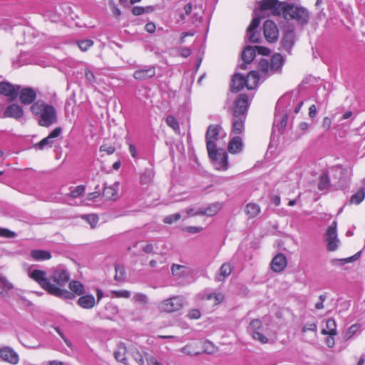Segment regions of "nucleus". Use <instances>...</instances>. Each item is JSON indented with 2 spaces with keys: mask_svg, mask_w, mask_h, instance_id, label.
Listing matches in <instances>:
<instances>
[{
  "mask_svg": "<svg viewBox=\"0 0 365 365\" xmlns=\"http://www.w3.org/2000/svg\"><path fill=\"white\" fill-rule=\"evenodd\" d=\"M145 359L147 361L148 365H163L159 362L157 359L148 354H145Z\"/></svg>",
  "mask_w": 365,
  "mask_h": 365,
  "instance_id": "nucleus-57",
  "label": "nucleus"
},
{
  "mask_svg": "<svg viewBox=\"0 0 365 365\" xmlns=\"http://www.w3.org/2000/svg\"><path fill=\"white\" fill-rule=\"evenodd\" d=\"M0 358L11 364H18L19 360L18 354L9 346L0 348Z\"/></svg>",
  "mask_w": 365,
  "mask_h": 365,
  "instance_id": "nucleus-21",
  "label": "nucleus"
},
{
  "mask_svg": "<svg viewBox=\"0 0 365 365\" xmlns=\"http://www.w3.org/2000/svg\"><path fill=\"white\" fill-rule=\"evenodd\" d=\"M329 186V178L327 173H324L321 177L319 182L318 188L320 190H325Z\"/></svg>",
  "mask_w": 365,
  "mask_h": 365,
  "instance_id": "nucleus-43",
  "label": "nucleus"
},
{
  "mask_svg": "<svg viewBox=\"0 0 365 365\" xmlns=\"http://www.w3.org/2000/svg\"><path fill=\"white\" fill-rule=\"evenodd\" d=\"M302 339L305 342L312 344L317 337V326L314 322H308L302 328Z\"/></svg>",
  "mask_w": 365,
  "mask_h": 365,
  "instance_id": "nucleus-16",
  "label": "nucleus"
},
{
  "mask_svg": "<svg viewBox=\"0 0 365 365\" xmlns=\"http://www.w3.org/2000/svg\"><path fill=\"white\" fill-rule=\"evenodd\" d=\"M232 272V267L229 263H224L221 265L219 274L216 275V280L218 282H222Z\"/></svg>",
  "mask_w": 365,
  "mask_h": 365,
  "instance_id": "nucleus-33",
  "label": "nucleus"
},
{
  "mask_svg": "<svg viewBox=\"0 0 365 365\" xmlns=\"http://www.w3.org/2000/svg\"><path fill=\"white\" fill-rule=\"evenodd\" d=\"M200 312L198 309H192L189 312L187 316L190 319H197L200 317Z\"/></svg>",
  "mask_w": 365,
  "mask_h": 365,
  "instance_id": "nucleus-62",
  "label": "nucleus"
},
{
  "mask_svg": "<svg viewBox=\"0 0 365 365\" xmlns=\"http://www.w3.org/2000/svg\"><path fill=\"white\" fill-rule=\"evenodd\" d=\"M289 97H283L277 103L275 116L273 123V129H277L278 131H281L285 128L287 123L288 115L287 111L284 110V106Z\"/></svg>",
  "mask_w": 365,
  "mask_h": 365,
  "instance_id": "nucleus-6",
  "label": "nucleus"
},
{
  "mask_svg": "<svg viewBox=\"0 0 365 365\" xmlns=\"http://www.w3.org/2000/svg\"><path fill=\"white\" fill-rule=\"evenodd\" d=\"M336 226V222L334 221L326 232V242H327V250L329 251L333 252L336 250L340 242L337 237Z\"/></svg>",
  "mask_w": 365,
  "mask_h": 365,
  "instance_id": "nucleus-11",
  "label": "nucleus"
},
{
  "mask_svg": "<svg viewBox=\"0 0 365 365\" xmlns=\"http://www.w3.org/2000/svg\"><path fill=\"white\" fill-rule=\"evenodd\" d=\"M141 250L145 253H152L153 252V246L150 243L145 244L140 247Z\"/></svg>",
  "mask_w": 365,
  "mask_h": 365,
  "instance_id": "nucleus-64",
  "label": "nucleus"
},
{
  "mask_svg": "<svg viewBox=\"0 0 365 365\" xmlns=\"http://www.w3.org/2000/svg\"><path fill=\"white\" fill-rule=\"evenodd\" d=\"M77 304L83 309H90L94 307L96 302L93 295L86 294L81 296L77 301Z\"/></svg>",
  "mask_w": 365,
  "mask_h": 365,
  "instance_id": "nucleus-27",
  "label": "nucleus"
},
{
  "mask_svg": "<svg viewBox=\"0 0 365 365\" xmlns=\"http://www.w3.org/2000/svg\"><path fill=\"white\" fill-rule=\"evenodd\" d=\"M29 276L48 294L64 299H73L75 296L64 288L70 279L69 273L62 267L56 268L49 278L46 272L34 269Z\"/></svg>",
  "mask_w": 365,
  "mask_h": 365,
  "instance_id": "nucleus-1",
  "label": "nucleus"
},
{
  "mask_svg": "<svg viewBox=\"0 0 365 365\" xmlns=\"http://www.w3.org/2000/svg\"><path fill=\"white\" fill-rule=\"evenodd\" d=\"M0 284L2 285L3 288L6 290H11L14 288L13 284L8 281L6 277L1 275L0 276Z\"/></svg>",
  "mask_w": 365,
  "mask_h": 365,
  "instance_id": "nucleus-53",
  "label": "nucleus"
},
{
  "mask_svg": "<svg viewBox=\"0 0 365 365\" xmlns=\"http://www.w3.org/2000/svg\"><path fill=\"white\" fill-rule=\"evenodd\" d=\"M184 304L183 297L181 296H175L163 301L159 306L162 312L171 313L180 310Z\"/></svg>",
  "mask_w": 365,
  "mask_h": 365,
  "instance_id": "nucleus-9",
  "label": "nucleus"
},
{
  "mask_svg": "<svg viewBox=\"0 0 365 365\" xmlns=\"http://www.w3.org/2000/svg\"><path fill=\"white\" fill-rule=\"evenodd\" d=\"M185 267L179 264H173L171 271L173 275L181 277L185 272Z\"/></svg>",
  "mask_w": 365,
  "mask_h": 365,
  "instance_id": "nucleus-50",
  "label": "nucleus"
},
{
  "mask_svg": "<svg viewBox=\"0 0 365 365\" xmlns=\"http://www.w3.org/2000/svg\"><path fill=\"white\" fill-rule=\"evenodd\" d=\"M256 51L262 55H268L269 50L267 48L262 46H247L242 53V60L243 63L240 65V68L243 70L247 68V65L250 63L255 57Z\"/></svg>",
  "mask_w": 365,
  "mask_h": 365,
  "instance_id": "nucleus-8",
  "label": "nucleus"
},
{
  "mask_svg": "<svg viewBox=\"0 0 365 365\" xmlns=\"http://www.w3.org/2000/svg\"><path fill=\"white\" fill-rule=\"evenodd\" d=\"M246 212L250 217H255L260 212V207L256 203H248L246 206Z\"/></svg>",
  "mask_w": 365,
  "mask_h": 365,
  "instance_id": "nucleus-38",
  "label": "nucleus"
},
{
  "mask_svg": "<svg viewBox=\"0 0 365 365\" xmlns=\"http://www.w3.org/2000/svg\"><path fill=\"white\" fill-rule=\"evenodd\" d=\"M248 107V96L245 94H240L238 99L235 101L233 115L245 116Z\"/></svg>",
  "mask_w": 365,
  "mask_h": 365,
  "instance_id": "nucleus-19",
  "label": "nucleus"
},
{
  "mask_svg": "<svg viewBox=\"0 0 365 365\" xmlns=\"http://www.w3.org/2000/svg\"><path fill=\"white\" fill-rule=\"evenodd\" d=\"M323 335H336V323L334 319H329L326 322V328L321 331Z\"/></svg>",
  "mask_w": 365,
  "mask_h": 365,
  "instance_id": "nucleus-35",
  "label": "nucleus"
},
{
  "mask_svg": "<svg viewBox=\"0 0 365 365\" xmlns=\"http://www.w3.org/2000/svg\"><path fill=\"white\" fill-rule=\"evenodd\" d=\"M361 325L359 324H352L346 331L344 338L346 340L350 339L354 334L359 331Z\"/></svg>",
  "mask_w": 365,
  "mask_h": 365,
  "instance_id": "nucleus-42",
  "label": "nucleus"
},
{
  "mask_svg": "<svg viewBox=\"0 0 365 365\" xmlns=\"http://www.w3.org/2000/svg\"><path fill=\"white\" fill-rule=\"evenodd\" d=\"M167 125L173 128L175 132L178 133L180 130V126L178 120L173 115H168L165 118Z\"/></svg>",
  "mask_w": 365,
  "mask_h": 365,
  "instance_id": "nucleus-41",
  "label": "nucleus"
},
{
  "mask_svg": "<svg viewBox=\"0 0 365 365\" xmlns=\"http://www.w3.org/2000/svg\"><path fill=\"white\" fill-rule=\"evenodd\" d=\"M245 116L233 115L232 131L235 134H240L244 130Z\"/></svg>",
  "mask_w": 365,
  "mask_h": 365,
  "instance_id": "nucleus-29",
  "label": "nucleus"
},
{
  "mask_svg": "<svg viewBox=\"0 0 365 365\" xmlns=\"http://www.w3.org/2000/svg\"><path fill=\"white\" fill-rule=\"evenodd\" d=\"M86 188L83 185H78L70 193L71 197H78L80 196L82 193L84 192Z\"/></svg>",
  "mask_w": 365,
  "mask_h": 365,
  "instance_id": "nucleus-54",
  "label": "nucleus"
},
{
  "mask_svg": "<svg viewBox=\"0 0 365 365\" xmlns=\"http://www.w3.org/2000/svg\"><path fill=\"white\" fill-rule=\"evenodd\" d=\"M364 197H365L364 190L361 189L351 196V197L350 199V202L352 204L359 205L364 200Z\"/></svg>",
  "mask_w": 365,
  "mask_h": 365,
  "instance_id": "nucleus-39",
  "label": "nucleus"
},
{
  "mask_svg": "<svg viewBox=\"0 0 365 365\" xmlns=\"http://www.w3.org/2000/svg\"><path fill=\"white\" fill-rule=\"evenodd\" d=\"M360 255H361V252H357L356 254H355L354 255H353V256H351L350 257L344 258V259H334V261L338 262L340 265H343V264H344L346 263L352 262L354 261H356V259H359Z\"/></svg>",
  "mask_w": 365,
  "mask_h": 365,
  "instance_id": "nucleus-49",
  "label": "nucleus"
},
{
  "mask_svg": "<svg viewBox=\"0 0 365 365\" xmlns=\"http://www.w3.org/2000/svg\"><path fill=\"white\" fill-rule=\"evenodd\" d=\"M24 115L22 108L17 104H11L4 111V116L19 119Z\"/></svg>",
  "mask_w": 365,
  "mask_h": 365,
  "instance_id": "nucleus-26",
  "label": "nucleus"
},
{
  "mask_svg": "<svg viewBox=\"0 0 365 365\" xmlns=\"http://www.w3.org/2000/svg\"><path fill=\"white\" fill-rule=\"evenodd\" d=\"M295 33L294 28L289 26L284 29V34L281 41V45L284 50L290 53V51L294 43Z\"/></svg>",
  "mask_w": 365,
  "mask_h": 365,
  "instance_id": "nucleus-17",
  "label": "nucleus"
},
{
  "mask_svg": "<svg viewBox=\"0 0 365 365\" xmlns=\"http://www.w3.org/2000/svg\"><path fill=\"white\" fill-rule=\"evenodd\" d=\"M85 77L86 81L90 84H93L96 81L95 75L88 68L85 69Z\"/></svg>",
  "mask_w": 365,
  "mask_h": 365,
  "instance_id": "nucleus-55",
  "label": "nucleus"
},
{
  "mask_svg": "<svg viewBox=\"0 0 365 365\" xmlns=\"http://www.w3.org/2000/svg\"><path fill=\"white\" fill-rule=\"evenodd\" d=\"M209 157L216 163V168L217 170H225L228 168L227 154L222 150L213 148V152L207 150Z\"/></svg>",
  "mask_w": 365,
  "mask_h": 365,
  "instance_id": "nucleus-10",
  "label": "nucleus"
},
{
  "mask_svg": "<svg viewBox=\"0 0 365 365\" xmlns=\"http://www.w3.org/2000/svg\"><path fill=\"white\" fill-rule=\"evenodd\" d=\"M264 36L268 42L273 43L277 41L279 37V30L276 24L267 20L263 25Z\"/></svg>",
  "mask_w": 365,
  "mask_h": 365,
  "instance_id": "nucleus-15",
  "label": "nucleus"
},
{
  "mask_svg": "<svg viewBox=\"0 0 365 365\" xmlns=\"http://www.w3.org/2000/svg\"><path fill=\"white\" fill-rule=\"evenodd\" d=\"M203 348L204 351L207 354H212L216 351V347L209 341L204 343Z\"/></svg>",
  "mask_w": 365,
  "mask_h": 365,
  "instance_id": "nucleus-60",
  "label": "nucleus"
},
{
  "mask_svg": "<svg viewBox=\"0 0 365 365\" xmlns=\"http://www.w3.org/2000/svg\"><path fill=\"white\" fill-rule=\"evenodd\" d=\"M131 354L133 358L135 359V361L139 364V365H143L144 364V357L143 356L137 349L133 348L131 349Z\"/></svg>",
  "mask_w": 365,
  "mask_h": 365,
  "instance_id": "nucleus-45",
  "label": "nucleus"
},
{
  "mask_svg": "<svg viewBox=\"0 0 365 365\" xmlns=\"http://www.w3.org/2000/svg\"><path fill=\"white\" fill-rule=\"evenodd\" d=\"M287 258L283 254L277 255L271 262V268L275 272L283 271L287 267Z\"/></svg>",
  "mask_w": 365,
  "mask_h": 365,
  "instance_id": "nucleus-24",
  "label": "nucleus"
},
{
  "mask_svg": "<svg viewBox=\"0 0 365 365\" xmlns=\"http://www.w3.org/2000/svg\"><path fill=\"white\" fill-rule=\"evenodd\" d=\"M30 109L34 115L40 118L38 124L41 126L48 127L57 120L56 109L43 101H37Z\"/></svg>",
  "mask_w": 365,
  "mask_h": 365,
  "instance_id": "nucleus-3",
  "label": "nucleus"
},
{
  "mask_svg": "<svg viewBox=\"0 0 365 365\" xmlns=\"http://www.w3.org/2000/svg\"><path fill=\"white\" fill-rule=\"evenodd\" d=\"M282 2L278 0H262L259 2V9L254 11V16H255V11H257L262 19L264 18L263 13L269 11L272 16H279L282 14Z\"/></svg>",
  "mask_w": 365,
  "mask_h": 365,
  "instance_id": "nucleus-7",
  "label": "nucleus"
},
{
  "mask_svg": "<svg viewBox=\"0 0 365 365\" xmlns=\"http://www.w3.org/2000/svg\"><path fill=\"white\" fill-rule=\"evenodd\" d=\"M79 48L82 51H86L89 48H91L93 44V41L92 40H83L78 43Z\"/></svg>",
  "mask_w": 365,
  "mask_h": 365,
  "instance_id": "nucleus-51",
  "label": "nucleus"
},
{
  "mask_svg": "<svg viewBox=\"0 0 365 365\" xmlns=\"http://www.w3.org/2000/svg\"><path fill=\"white\" fill-rule=\"evenodd\" d=\"M262 323L258 319H255L250 322L248 327L247 331L252 335V337L255 340H257L262 344H266L268 342V339L262 333L259 332V330L262 328Z\"/></svg>",
  "mask_w": 365,
  "mask_h": 365,
  "instance_id": "nucleus-12",
  "label": "nucleus"
},
{
  "mask_svg": "<svg viewBox=\"0 0 365 365\" xmlns=\"http://www.w3.org/2000/svg\"><path fill=\"white\" fill-rule=\"evenodd\" d=\"M53 142V139L48 138V135L43 138L38 143L36 144L35 146L40 150H43L46 146L51 147Z\"/></svg>",
  "mask_w": 365,
  "mask_h": 365,
  "instance_id": "nucleus-48",
  "label": "nucleus"
},
{
  "mask_svg": "<svg viewBox=\"0 0 365 365\" xmlns=\"http://www.w3.org/2000/svg\"><path fill=\"white\" fill-rule=\"evenodd\" d=\"M282 16L286 20L294 21L300 26L307 25L310 19L309 10L291 1H282Z\"/></svg>",
  "mask_w": 365,
  "mask_h": 365,
  "instance_id": "nucleus-2",
  "label": "nucleus"
},
{
  "mask_svg": "<svg viewBox=\"0 0 365 365\" xmlns=\"http://www.w3.org/2000/svg\"><path fill=\"white\" fill-rule=\"evenodd\" d=\"M246 86L245 77L240 73H235L232 78L231 91L238 92Z\"/></svg>",
  "mask_w": 365,
  "mask_h": 365,
  "instance_id": "nucleus-28",
  "label": "nucleus"
},
{
  "mask_svg": "<svg viewBox=\"0 0 365 365\" xmlns=\"http://www.w3.org/2000/svg\"><path fill=\"white\" fill-rule=\"evenodd\" d=\"M154 170L153 168H145L140 176V182L142 185L150 184L154 178Z\"/></svg>",
  "mask_w": 365,
  "mask_h": 365,
  "instance_id": "nucleus-34",
  "label": "nucleus"
},
{
  "mask_svg": "<svg viewBox=\"0 0 365 365\" xmlns=\"http://www.w3.org/2000/svg\"><path fill=\"white\" fill-rule=\"evenodd\" d=\"M180 217L181 215L180 213H175L165 217L163 221L166 224H173V222L179 220Z\"/></svg>",
  "mask_w": 365,
  "mask_h": 365,
  "instance_id": "nucleus-52",
  "label": "nucleus"
},
{
  "mask_svg": "<svg viewBox=\"0 0 365 365\" xmlns=\"http://www.w3.org/2000/svg\"><path fill=\"white\" fill-rule=\"evenodd\" d=\"M335 335H328V336L325 339V344L329 348H332L335 345L334 336Z\"/></svg>",
  "mask_w": 365,
  "mask_h": 365,
  "instance_id": "nucleus-63",
  "label": "nucleus"
},
{
  "mask_svg": "<svg viewBox=\"0 0 365 365\" xmlns=\"http://www.w3.org/2000/svg\"><path fill=\"white\" fill-rule=\"evenodd\" d=\"M132 300L140 305H146L148 303V297L143 293H136L133 296Z\"/></svg>",
  "mask_w": 365,
  "mask_h": 365,
  "instance_id": "nucleus-40",
  "label": "nucleus"
},
{
  "mask_svg": "<svg viewBox=\"0 0 365 365\" xmlns=\"http://www.w3.org/2000/svg\"><path fill=\"white\" fill-rule=\"evenodd\" d=\"M242 139L239 136H236L232 138L228 145V150L231 153H237L242 150Z\"/></svg>",
  "mask_w": 365,
  "mask_h": 365,
  "instance_id": "nucleus-32",
  "label": "nucleus"
},
{
  "mask_svg": "<svg viewBox=\"0 0 365 365\" xmlns=\"http://www.w3.org/2000/svg\"><path fill=\"white\" fill-rule=\"evenodd\" d=\"M30 255L35 261H44L51 258V252L43 250H34Z\"/></svg>",
  "mask_w": 365,
  "mask_h": 365,
  "instance_id": "nucleus-31",
  "label": "nucleus"
},
{
  "mask_svg": "<svg viewBox=\"0 0 365 365\" xmlns=\"http://www.w3.org/2000/svg\"><path fill=\"white\" fill-rule=\"evenodd\" d=\"M118 187H119L118 182H115L111 185H104L103 190L102 192L103 197L106 200L115 201V200H118L119 197L118 193Z\"/></svg>",
  "mask_w": 365,
  "mask_h": 365,
  "instance_id": "nucleus-23",
  "label": "nucleus"
},
{
  "mask_svg": "<svg viewBox=\"0 0 365 365\" xmlns=\"http://www.w3.org/2000/svg\"><path fill=\"white\" fill-rule=\"evenodd\" d=\"M284 62L283 56L279 53H275L272 56L270 61L262 59L259 63L258 69L261 72L262 76L279 73L282 71Z\"/></svg>",
  "mask_w": 365,
  "mask_h": 365,
  "instance_id": "nucleus-4",
  "label": "nucleus"
},
{
  "mask_svg": "<svg viewBox=\"0 0 365 365\" xmlns=\"http://www.w3.org/2000/svg\"><path fill=\"white\" fill-rule=\"evenodd\" d=\"M153 11V6H146V7H142V6H134L132 9V13L135 16H139L144 13H150Z\"/></svg>",
  "mask_w": 365,
  "mask_h": 365,
  "instance_id": "nucleus-44",
  "label": "nucleus"
},
{
  "mask_svg": "<svg viewBox=\"0 0 365 365\" xmlns=\"http://www.w3.org/2000/svg\"><path fill=\"white\" fill-rule=\"evenodd\" d=\"M221 130L222 128L217 125H210L208 127L205 135L207 150H210L212 153L213 148H216L215 141L218 139Z\"/></svg>",
  "mask_w": 365,
  "mask_h": 365,
  "instance_id": "nucleus-13",
  "label": "nucleus"
},
{
  "mask_svg": "<svg viewBox=\"0 0 365 365\" xmlns=\"http://www.w3.org/2000/svg\"><path fill=\"white\" fill-rule=\"evenodd\" d=\"M262 16L255 11V16L253 17L250 26L247 29V36L248 40L251 43H259L260 39L259 34L255 31V30L259 26Z\"/></svg>",
  "mask_w": 365,
  "mask_h": 365,
  "instance_id": "nucleus-14",
  "label": "nucleus"
},
{
  "mask_svg": "<svg viewBox=\"0 0 365 365\" xmlns=\"http://www.w3.org/2000/svg\"><path fill=\"white\" fill-rule=\"evenodd\" d=\"M115 279L117 281H120L124 278L125 272L124 269L122 267L116 266L115 267Z\"/></svg>",
  "mask_w": 365,
  "mask_h": 365,
  "instance_id": "nucleus-59",
  "label": "nucleus"
},
{
  "mask_svg": "<svg viewBox=\"0 0 365 365\" xmlns=\"http://www.w3.org/2000/svg\"><path fill=\"white\" fill-rule=\"evenodd\" d=\"M111 294L113 297L117 298H125L128 299L131 296V292L128 290L122 289V290H113L111 292Z\"/></svg>",
  "mask_w": 365,
  "mask_h": 365,
  "instance_id": "nucleus-46",
  "label": "nucleus"
},
{
  "mask_svg": "<svg viewBox=\"0 0 365 365\" xmlns=\"http://www.w3.org/2000/svg\"><path fill=\"white\" fill-rule=\"evenodd\" d=\"M19 95L20 101L24 105L31 104L36 98V91L30 87L20 88Z\"/></svg>",
  "mask_w": 365,
  "mask_h": 365,
  "instance_id": "nucleus-22",
  "label": "nucleus"
},
{
  "mask_svg": "<svg viewBox=\"0 0 365 365\" xmlns=\"http://www.w3.org/2000/svg\"><path fill=\"white\" fill-rule=\"evenodd\" d=\"M16 236V233L6 228H0V237L6 238H13Z\"/></svg>",
  "mask_w": 365,
  "mask_h": 365,
  "instance_id": "nucleus-58",
  "label": "nucleus"
},
{
  "mask_svg": "<svg viewBox=\"0 0 365 365\" xmlns=\"http://www.w3.org/2000/svg\"><path fill=\"white\" fill-rule=\"evenodd\" d=\"M83 219L86 220L92 228L96 227L98 222V217L93 214L85 215Z\"/></svg>",
  "mask_w": 365,
  "mask_h": 365,
  "instance_id": "nucleus-47",
  "label": "nucleus"
},
{
  "mask_svg": "<svg viewBox=\"0 0 365 365\" xmlns=\"http://www.w3.org/2000/svg\"><path fill=\"white\" fill-rule=\"evenodd\" d=\"M222 208V204L220 202H215L209 205L205 208H200L198 209L194 215H206V216H214L216 215Z\"/></svg>",
  "mask_w": 365,
  "mask_h": 365,
  "instance_id": "nucleus-25",
  "label": "nucleus"
},
{
  "mask_svg": "<svg viewBox=\"0 0 365 365\" xmlns=\"http://www.w3.org/2000/svg\"><path fill=\"white\" fill-rule=\"evenodd\" d=\"M69 288L71 293L76 295L81 296L84 294V286L78 281L73 280L69 282Z\"/></svg>",
  "mask_w": 365,
  "mask_h": 365,
  "instance_id": "nucleus-37",
  "label": "nucleus"
},
{
  "mask_svg": "<svg viewBox=\"0 0 365 365\" xmlns=\"http://www.w3.org/2000/svg\"><path fill=\"white\" fill-rule=\"evenodd\" d=\"M133 76L137 81H145L155 76V67L153 66H144L137 69Z\"/></svg>",
  "mask_w": 365,
  "mask_h": 365,
  "instance_id": "nucleus-20",
  "label": "nucleus"
},
{
  "mask_svg": "<svg viewBox=\"0 0 365 365\" xmlns=\"http://www.w3.org/2000/svg\"><path fill=\"white\" fill-rule=\"evenodd\" d=\"M203 228L202 227L196 226H187L182 228L184 232H189L190 234H196L200 232Z\"/></svg>",
  "mask_w": 365,
  "mask_h": 365,
  "instance_id": "nucleus-56",
  "label": "nucleus"
},
{
  "mask_svg": "<svg viewBox=\"0 0 365 365\" xmlns=\"http://www.w3.org/2000/svg\"><path fill=\"white\" fill-rule=\"evenodd\" d=\"M126 351L127 349L125 344L120 343L118 346V349L114 352L115 359L124 364H127V359L125 357Z\"/></svg>",
  "mask_w": 365,
  "mask_h": 365,
  "instance_id": "nucleus-36",
  "label": "nucleus"
},
{
  "mask_svg": "<svg viewBox=\"0 0 365 365\" xmlns=\"http://www.w3.org/2000/svg\"><path fill=\"white\" fill-rule=\"evenodd\" d=\"M202 16L197 12L193 11L192 4L189 2L186 4L182 11H178L176 16V24H182L188 21L192 24L196 25L201 22Z\"/></svg>",
  "mask_w": 365,
  "mask_h": 365,
  "instance_id": "nucleus-5",
  "label": "nucleus"
},
{
  "mask_svg": "<svg viewBox=\"0 0 365 365\" xmlns=\"http://www.w3.org/2000/svg\"><path fill=\"white\" fill-rule=\"evenodd\" d=\"M20 88V86H15L9 82H0V93L7 96L10 101L17 98Z\"/></svg>",
  "mask_w": 365,
  "mask_h": 365,
  "instance_id": "nucleus-18",
  "label": "nucleus"
},
{
  "mask_svg": "<svg viewBox=\"0 0 365 365\" xmlns=\"http://www.w3.org/2000/svg\"><path fill=\"white\" fill-rule=\"evenodd\" d=\"M100 151L101 152H106L108 155H111V154H113L115 152V148L113 146H108V145H103L100 148Z\"/></svg>",
  "mask_w": 365,
  "mask_h": 365,
  "instance_id": "nucleus-61",
  "label": "nucleus"
},
{
  "mask_svg": "<svg viewBox=\"0 0 365 365\" xmlns=\"http://www.w3.org/2000/svg\"><path fill=\"white\" fill-rule=\"evenodd\" d=\"M259 80V76L257 71H250L247 78H245V81H246V87L247 89L251 90L255 88L258 81Z\"/></svg>",
  "mask_w": 365,
  "mask_h": 365,
  "instance_id": "nucleus-30",
  "label": "nucleus"
}]
</instances>
